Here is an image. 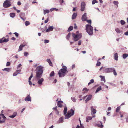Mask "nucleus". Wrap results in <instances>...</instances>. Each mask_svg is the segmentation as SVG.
Returning a JSON list of instances; mask_svg holds the SVG:
<instances>
[{
	"instance_id": "f03ea898",
	"label": "nucleus",
	"mask_w": 128,
	"mask_h": 128,
	"mask_svg": "<svg viewBox=\"0 0 128 128\" xmlns=\"http://www.w3.org/2000/svg\"><path fill=\"white\" fill-rule=\"evenodd\" d=\"M86 30L89 35L90 36L92 35L93 30L92 27L90 25L88 24L86 25Z\"/></svg>"
},
{
	"instance_id": "79ce46f5",
	"label": "nucleus",
	"mask_w": 128,
	"mask_h": 128,
	"mask_svg": "<svg viewBox=\"0 0 128 128\" xmlns=\"http://www.w3.org/2000/svg\"><path fill=\"white\" fill-rule=\"evenodd\" d=\"M86 21L88 23H90V25H91L92 23V21L90 20H86Z\"/></svg>"
},
{
	"instance_id": "e2e57ef3",
	"label": "nucleus",
	"mask_w": 128,
	"mask_h": 128,
	"mask_svg": "<svg viewBox=\"0 0 128 128\" xmlns=\"http://www.w3.org/2000/svg\"><path fill=\"white\" fill-rule=\"evenodd\" d=\"M10 65V63L9 62H7L6 63V66H9Z\"/></svg>"
},
{
	"instance_id": "c9c22d12",
	"label": "nucleus",
	"mask_w": 128,
	"mask_h": 128,
	"mask_svg": "<svg viewBox=\"0 0 128 128\" xmlns=\"http://www.w3.org/2000/svg\"><path fill=\"white\" fill-rule=\"evenodd\" d=\"M54 71H52L51 72L50 75V77H52L54 76Z\"/></svg>"
},
{
	"instance_id": "b1692460",
	"label": "nucleus",
	"mask_w": 128,
	"mask_h": 128,
	"mask_svg": "<svg viewBox=\"0 0 128 128\" xmlns=\"http://www.w3.org/2000/svg\"><path fill=\"white\" fill-rule=\"evenodd\" d=\"M2 118L3 119H5L6 118L3 114H0V120H1Z\"/></svg>"
},
{
	"instance_id": "69168bd1",
	"label": "nucleus",
	"mask_w": 128,
	"mask_h": 128,
	"mask_svg": "<svg viewBox=\"0 0 128 128\" xmlns=\"http://www.w3.org/2000/svg\"><path fill=\"white\" fill-rule=\"evenodd\" d=\"M17 4L18 5L20 6L21 4V3L20 1H18L17 3Z\"/></svg>"
},
{
	"instance_id": "c85d7f7f",
	"label": "nucleus",
	"mask_w": 128,
	"mask_h": 128,
	"mask_svg": "<svg viewBox=\"0 0 128 128\" xmlns=\"http://www.w3.org/2000/svg\"><path fill=\"white\" fill-rule=\"evenodd\" d=\"M112 72H113V74L115 76H116L117 75V73L114 68Z\"/></svg>"
},
{
	"instance_id": "a211bd4d",
	"label": "nucleus",
	"mask_w": 128,
	"mask_h": 128,
	"mask_svg": "<svg viewBox=\"0 0 128 128\" xmlns=\"http://www.w3.org/2000/svg\"><path fill=\"white\" fill-rule=\"evenodd\" d=\"M99 77L101 78V81H104V82H106V80L105 78V77L104 76H100Z\"/></svg>"
},
{
	"instance_id": "f8f14e48",
	"label": "nucleus",
	"mask_w": 128,
	"mask_h": 128,
	"mask_svg": "<svg viewBox=\"0 0 128 128\" xmlns=\"http://www.w3.org/2000/svg\"><path fill=\"white\" fill-rule=\"evenodd\" d=\"M54 28V27L53 26H49L48 28L46 30V32H48L50 31H52Z\"/></svg>"
},
{
	"instance_id": "39448f33",
	"label": "nucleus",
	"mask_w": 128,
	"mask_h": 128,
	"mask_svg": "<svg viewBox=\"0 0 128 128\" xmlns=\"http://www.w3.org/2000/svg\"><path fill=\"white\" fill-rule=\"evenodd\" d=\"M72 36L74 40V41H76L81 38L82 36V34H76L74 33H72Z\"/></svg>"
},
{
	"instance_id": "9d476101",
	"label": "nucleus",
	"mask_w": 128,
	"mask_h": 128,
	"mask_svg": "<svg viewBox=\"0 0 128 128\" xmlns=\"http://www.w3.org/2000/svg\"><path fill=\"white\" fill-rule=\"evenodd\" d=\"M36 78L38 80V81L37 82L38 84L40 85V86L42 84V82L44 81V78H41L40 79V78L37 79V78Z\"/></svg>"
},
{
	"instance_id": "bb28decb",
	"label": "nucleus",
	"mask_w": 128,
	"mask_h": 128,
	"mask_svg": "<svg viewBox=\"0 0 128 128\" xmlns=\"http://www.w3.org/2000/svg\"><path fill=\"white\" fill-rule=\"evenodd\" d=\"M50 12V10H44V14L48 13Z\"/></svg>"
},
{
	"instance_id": "412c9836",
	"label": "nucleus",
	"mask_w": 128,
	"mask_h": 128,
	"mask_svg": "<svg viewBox=\"0 0 128 128\" xmlns=\"http://www.w3.org/2000/svg\"><path fill=\"white\" fill-rule=\"evenodd\" d=\"M114 59L116 61L118 60V56L117 53H116L114 54Z\"/></svg>"
},
{
	"instance_id": "a878e982",
	"label": "nucleus",
	"mask_w": 128,
	"mask_h": 128,
	"mask_svg": "<svg viewBox=\"0 0 128 128\" xmlns=\"http://www.w3.org/2000/svg\"><path fill=\"white\" fill-rule=\"evenodd\" d=\"M46 61L48 62V63L50 65V66H52V64L50 60L49 59H48L46 60Z\"/></svg>"
},
{
	"instance_id": "6e6552de",
	"label": "nucleus",
	"mask_w": 128,
	"mask_h": 128,
	"mask_svg": "<svg viewBox=\"0 0 128 128\" xmlns=\"http://www.w3.org/2000/svg\"><path fill=\"white\" fill-rule=\"evenodd\" d=\"M82 20L83 21H85L87 19V14L84 13L82 16L81 18Z\"/></svg>"
},
{
	"instance_id": "6e6d98bb",
	"label": "nucleus",
	"mask_w": 128,
	"mask_h": 128,
	"mask_svg": "<svg viewBox=\"0 0 128 128\" xmlns=\"http://www.w3.org/2000/svg\"><path fill=\"white\" fill-rule=\"evenodd\" d=\"M80 128H84V127L82 126V124H81V121L80 120Z\"/></svg>"
},
{
	"instance_id": "20e7f679",
	"label": "nucleus",
	"mask_w": 128,
	"mask_h": 128,
	"mask_svg": "<svg viewBox=\"0 0 128 128\" xmlns=\"http://www.w3.org/2000/svg\"><path fill=\"white\" fill-rule=\"evenodd\" d=\"M74 110L71 109L70 111H68V112L67 114H66L65 115V118L68 119L71 116L73 115L74 114Z\"/></svg>"
},
{
	"instance_id": "58836bf2",
	"label": "nucleus",
	"mask_w": 128,
	"mask_h": 128,
	"mask_svg": "<svg viewBox=\"0 0 128 128\" xmlns=\"http://www.w3.org/2000/svg\"><path fill=\"white\" fill-rule=\"evenodd\" d=\"M120 23L122 25H123L125 24V22L123 20H121L120 21Z\"/></svg>"
},
{
	"instance_id": "bf43d9fd",
	"label": "nucleus",
	"mask_w": 128,
	"mask_h": 128,
	"mask_svg": "<svg viewBox=\"0 0 128 128\" xmlns=\"http://www.w3.org/2000/svg\"><path fill=\"white\" fill-rule=\"evenodd\" d=\"M81 42H82V41H81V40H79L78 42V45H80L81 44Z\"/></svg>"
},
{
	"instance_id": "774afa93",
	"label": "nucleus",
	"mask_w": 128,
	"mask_h": 128,
	"mask_svg": "<svg viewBox=\"0 0 128 128\" xmlns=\"http://www.w3.org/2000/svg\"><path fill=\"white\" fill-rule=\"evenodd\" d=\"M124 34L126 36H128V31L125 32L124 33Z\"/></svg>"
},
{
	"instance_id": "393cba45",
	"label": "nucleus",
	"mask_w": 128,
	"mask_h": 128,
	"mask_svg": "<svg viewBox=\"0 0 128 128\" xmlns=\"http://www.w3.org/2000/svg\"><path fill=\"white\" fill-rule=\"evenodd\" d=\"M102 90V87L101 86H100L98 87L95 93H96L98 92L99 91Z\"/></svg>"
},
{
	"instance_id": "aec40b11",
	"label": "nucleus",
	"mask_w": 128,
	"mask_h": 128,
	"mask_svg": "<svg viewBox=\"0 0 128 128\" xmlns=\"http://www.w3.org/2000/svg\"><path fill=\"white\" fill-rule=\"evenodd\" d=\"M67 107L66 106V104H65L64 110V114L65 115L67 113Z\"/></svg>"
},
{
	"instance_id": "f3484780",
	"label": "nucleus",
	"mask_w": 128,
	"mask_h": 128,
	"mask_svg": "<svg viewBox=\"0 0 128 128\" xmlns=\"http://www.w3.org/2000/svg\"><path fill=\"white\" fill-rule=\"evenodd\" d=\"M25 46L26 45H23V44H21L19 47L18 51L20 52L22 50V48Z\"/></svg>"
},
{
	"instance_id": "09e8293b",
	"label": "nucleus",
	"mask_w": 128,
	"mask_h": 128,
	"mask_svg": "<svg viewBox=\"0 0 128 128\" xmlns=\"http://www.w3.org/2000/svg\"><path fill=\"white\" fill-rule=\"evenodd\" d=\"M95 126H97L98 127H100L101 128V125L99 124H95Z\"/></svg>"
},
{
	"instance_id": "9b49d317",
	"label": "nucleus",
	"mask_w": 128,
	"mask_h": 128,
	"mask_svg": "<svg viewBox=\"0 0 128 128\" xmlns=\"http://www.w3.org/2000/svg\"><path fill=\"white\" fill-rule=\"evenodd\" d=\"M90 108H91V114L92 115V114H95L96 112V110L94 108L93 106H92Z\"/></svg>"
},
{
	"instance_id": "680f3d73",
	"label": "nucleus",
	"mask_w": 128,
	"mask_h": 128,
	"mask_svg": "<svg viewBox=\"0 0 128 128\" xmlns=\"http://www.w3.org/2000/svg\"><path fill=\"white\" fill-rule=\"evenodd\" d=\"M83 90H85V91H86L88 90L87 89V88H84L83 89Z\"/></svg>"
},
{
	"instance_id": "c03bdc74",
	"label": "nucleus",
	"mask_w": 128,
	"mask_h": 128,
	"mask_svg": "<svg viewBox=\"0 0 128 128\" xmlns=\"http://www.w3.org/2000/svg\"><path fill=\"white\" fill-rule=\"evenodd\" d=\"M100 62H99L98 60L97 61V63L96 64V66H99L100 65Z\"/></svg>"
},
{
	"instance_id": "603ef678",
	"label": "nucleus",
	"mask_w": 128,
	"mask_h": 128,
	"mask_svg": "<svg viewBox=\"0 0 128 128\" xmlns=\"http://www.w3.org/2000/svg\"><path fill=\"white\" fill-rule=\"evenodd\" d=\"M18 74V73L17 72H16L14 73H13V76H15L17 75Z\"/></svg>"
},
{
	"instance_id": "052dcab7",
	"label": "nucleus",
	"mask_w": 128,
	"mask_h": 128,
	"mask_svg": "<svg viewBox=\"0 0 128 128\" xmlns=\"http://www.w3.org/2000/svg\"><path fill=\"white\" fill-rule=\"evenodd\" d=\"M21 15H20V16H21V17L22 16H24L25 15V14L24 13H20Z\"/></svg>"
},
{
	"instance_id": "13d9d810",
	"label": "nucleus",
	"mask_w": 128,
	"mask_h": 128,
	"mask_svg": "<svg viewBox=\"0 0 128 128\" xmlns=\"http://www.w3.org/2000/svg\"><path fill=\"white\" fill-rule=\"evenodd\" d=\"M21 66L22 65L21 64H19L17 67V69H18L19 68L21 67Z\"/></svg>"
},
{
	"instance_id": "dca6fc26",
	"label": "nucleus",
	"mask_w": 128,
	"mask_h": 128,
	"mask_svg": "<svg viewBox=\"0 0 128 128\" xmlns=\"http://www.w3.org/2000/svg\"><path fill=\"white\" fill-rule=\"evenodd\" d=\"M8 41V39L4 38L3 39V38H2L0 40V43H1L3 42H7Z\"/></svg>"
},
{
	"instance_id": "de8ad7c7",
	"label": "nucleus",
	"mask_w": 128,
	"mask_h": 128,
	"mask_svg": "<svg viewBox=\"0 0 128 128\" xmlns=\"http://www.w3.org/2000/svg\"><path fill=\"white\" fill-rule=\"evenodd\" d=\"M86 118L88 120H91L92 118V117L91 116H88L86 117Z\"/></svg>"
},
{
	"instance_id": "2eb2a0df",
	"label": "nucleus",
	"mask_w": 128,
	"mask_h": 128,
	"mask_svg": "<svg viewBox=\"0 0 128 128\" xmlns=\"http://www.w3.org/2000/svg\"><path fill=\"white\" fill-rule=\"evenodd\" d=\"M25 100L31 102V98L30 96V95H28L25 98Z\"/></svg>"
},
{
	"instance_id": "ddd939ff",
	"label": "nucleus",
	"mask_w": 128,
	"mask_h": 128,
	"mask_svg": "<svg viewBox=\"0 0 128 128\" xmlns=\"http://www.w3.org/2000/svg\"><path fill=\"white\" fill-rule=\"evenodd\" d=\"M63 102L62 101H58V102L57 105L58 107H61L63 106Z\"/></svg>"
},
{
	"instance_id": "8fccbe9b",
	"label": "nucleus",
	"mask_w": 128,
	"mask_h": 128,
	"mask_svg": "<svg viewBox=\"0 0 128 128\" xmlns=\"http://www.w3.org/2000/svg\"><path fill=\"white\" fill-rule=\"evenodd\" d=\"M28 53L27 52H24V56H27L28 55Z\"/></svg>"
},
{
	"instance_id": "3c124183",
	"label": "nucleus",
	"mask_w": 128,
	"mask_h": 128,
	"mask_svg": "<svg viewBox=\"0 0 128 128\" xmlns=\"http://www.w3.org/2000/svg\"><path fill=\"white\" fill-rule=\"evenodd\" d=\"M49 42V40H44V43H48Z\"/></svg>"
},
{
	"instance_id": "ea45409f",
	"label": "nucleus",
	"mask_w": 128,
	"mask_h": 128,
	"mask_svg": "<svg viewBox=\"0 0 128 128\" xmlns=\"http://www.w3.org/2000/svg\"><path fill=\"white\" fill-rule=\"evenodd\" d=\"M10 70V68H4V69L3 70H6V71L7 72H9V70Z\"/></svg>"
},
{
	"instance_id": "0eeeda50",
	"label": "nucleus",
	"mask_w": 128,
	"mask_h": 128,
	"mask_svg": "<svg viewBox=\"0 0 128 128\" xmlns=\"http://www.w3.org/2000/svg\"><path fill=\"white\" fill-rule=\"evenodd\" d=\"M114 68H104L103 69V72L106 73L112 72Z\"/></svg>"
},
{
	"instance_id": "37998d69",
	"label": "nucleus",
	"mask_w": 128,
	"mask_h": 128,
	"mask_svg": "<svg viewBox=\"0 0 128 128\" xmlns=\"http://www.w3.org/2000/svg\"><path fill=\"white\" fill-rule=\"evenodd\" d=\"M30 24V22L28 21H26L25 22V24L26 26H27Z\"/></svg>"
},
{
	"instance_id": "f704fd0d",
	"label": "nucleus",
	"mask_w": 128,
	"mask_h": 128,
	"mask_svg": "<svg viewBox=\"0 0 128 128\" xmlns=\"http://www.w3.org/2000/svg\"><path fill=\"white\" fill-rule=\"evenodd\" d=\"M113 3H114V4L116 5L117 7H118V1H114V2Z\"/></svg>"
},
{
	"instance_id": "1a4fd4ad",
	"label": "nucleus",
	"mask_w": 128,
	"mask_h": 128,
	"mask_svg": "<svg viewBox=\"0 0 128 128\" xmlns=\"http://www.w3.org/2000/svg\"><path fill=\"white\" fill-rule=\"evenodd\" d=\"M81 8L80 10L81 11H84L86 6V4L84 2H82L81 3Z\"/></svg>"
},
{
	"instance_id": "f257e3e1",
	"label": "nucleus",
	"mask_w": 128,
	"mask_h": 128,
	"mask_svg": "<svg viewBox=\"0 0 128 128\" xmlns=\"http://www.w3.org/2000/svg\"><path fill=\"white\" fill-rule=\"evenodd\" d=\"M43 67L42 66H37L36 69V77L37 79L40 78L42 76L43 72Z\"/></svg>"
},
{
	"instance_id": "cd10ccee",
	"label": "nucleus",
	"mask_w": 128,
	"mask_h": 128,
	"mask_svg": "<svg viewBox=\"0 0 128 128\" xmlns=\"http://www.w3.org/2000/svg\"><path fill=\"white\" fill-rule=\"evenodd\" d=\"M10 16L12 18H14L15 16V14L14 13H10Z\"/></svg>"
},
{
	"instance_id": "5701e85b",
	"label": "nucleus",
	"mask_w": 128,
	"mask_h": 128,
	"mask_svg": "<svg viewBox=\"0 0 128 128\" xmlns=\"http://www.w3.org/2000/svg\"><path fill=\"white\" fill-rule=\"evenodd\" d=\"M77 15V13H74L72 15V19L74 20L76 18Z\"/></svg>"
},
{
	"instance_id": "864d4df0",
	"label": "nucleus",
	"mask_w": 128,
	"mask_h": 128,
	"mask_svg": "<svg viewBox=\"0 0 128 128\" xmlns=\"http://www.w3.org/2000/svg\"><path fill=\"white\" fill-rule=\"evenodd\" d=\"M97 2L96 0H94L92 1V4H94L96 3H97Z\"/></svg>"
},
{
	"instance_id": "4d7b16f0",
	"label": "nucleus",
	"mask_w": 128,
	"mask_h": 128,
	"mask_svg": "<svg viewBox=\"0 0 128 128\" xmlns=\"http://www.w3.org/2000/svg\"><path fill=\"white\" fill-rule=\"evenodd\" d=\"M48 20H49V18H48L46 20L44 21V23L45 24L47 23L48 22Z\"/></svg>"
},
{
	"instance_id": "6ab92c4d",
	"label": "nucleus",
	"mask_w": 128,
	"mask_h": 128,
	"mask_svg": "<svg viewBox=\"0 0 128 128\" xmlns=\"http://www.w3.org/2000/svg\"><path fill=\"white\" fill-rule=\"evenodd\" d=\"M17 114V112H15L13 113V114L9 116V117L12 118H14Z\"/></svg>"
},
{
	"instance_id": "338daca9",
	"label": "nucleus",
	"mask_w": 128,
	"mask_h": 128,
	"mask_svg": "<svg viewBox=\"0 0 128 128\" xmlns=\"http://www.w3.org/2000/svg\"><path fill=\"white\" fill-rule=\"evenodd\" d=\"M16 72H17L18 73V74L19 73V72H21V70H16Z\"/></svg>"
},
{
	"instance_id": "4be33fe9",
	"label": "nucleus",
	"mask_w": 128,
	"mask_h": 128,
	"mask_svg": "<svg viewBox=\"0 0 128 128\" xmlns=\"http://www.w3.org/2000/svg\"><path fill=\"white\" fill-rule=\"evenodd\" d=\"M64 119L62 117L59 118L58 121V123H62L63 122Z\"/></svg>"
},
{
	"instance_id": "49530a36",
	"label": "nucleus",
	"mask_w": 128,
	"mask_h": 128,
	"mask_svg": "<svg viewBox=\"0 0 128 128\" xmlns=\"http://www.w3.org/2000/svg\"><path fill=\"white\" fill-rule=\"evenodd\" d=\"M33 75L32 73L31 74V75L28 78V80H30L33 77Z\"/></svg>"
},
{
	"instance_id": "0e129e2a",
	"label": "nucleus",
	"mask_w": 128,
	"mask_h": 128,
	"mask_svg": "<svg viewBox=\"0 0 128 128\" xmlns=\"http://www.w3.org/2000/svg\"><path fill=\"white\" fill-rule=\"evenodd\" d=\"M20 18L22 19L23 21H24L26 19L25 18H22V17H21V16H20Z\"/></svg>"
},
{
	"instance_id": "7ed1b4c3",
	"label": "nucleus",
	"mask_w": 128,
	"mask_h": 128,
	"mask_svg": "<svg viewBox=\"0 0 128 128\" xmlns=\"http://www.w3.org/2000/svg\"><path fill=\"white\" fill-rule=\"evenodd\" d=\"M67 68L65 66L64 68L61 69L58 72L59 76L62 77L64 76L65 75L66 72H67Z\"/></svg>"
},
{
	"instance_id": "423d86ee",
	"label": "nucleus",
	"mask_w": 128,
	"mask_h": 128,
	"mask_svg": "<svg viewBox=\"0 0 128 128\" xmlns=\"http://www.w3.org/2000/svg\"><path fill=\"white\" fill-rule=\"evenodd\" d=\"M11 0H6L3 4V6L4 8H8L11 6Z\"/></svg>"
},
{
	"instance_id": "5fc2aeb1",
	"label": "nucleus",
	"mask_w": 128,
	"mask_h": 128,
	"mask_svg": "<svg viewBox=\"0 0 128 128\" xmlns=\"http://www.w3.org/2000/svg\"><path fill=\"white\" fill-rule=\"evenodd\" d=\"M14 34H15L16 37H18V34L16 32H14Z\"/></svg>"
},
{
	"instance_id": "473e14b6",
	"label": "nucleus",
	"mask_w": 128,
	"mask_h": 128,
	"mask_svg": "<svg viewBox=\"0 0 128 128\" xmlns=\"http://www.w3.org/2000/svg\"><path fill=\"white\" fill-rule=\"evenodd\" d=\"M94 82V79H92L90 81V82L88 83V85H89L93 83Z\"/></svg>"
},
{
	"instance_id": "72a5a7b5",
	"label": "nucleus",
	"mask_w": 128,
	"mask_h": 128,
	"mask_svg": "<svg viewBox=\"0 0 128 128\" xmlns=\"http://www.w3.org/2000/svg\"><path fill=\"white\" fill-rule=\"evenodd\" d=\"M70 33H68V35H67V36H66V39L67 40H69L70 38Z\"/></svg>"
},
{
	"instance_id": "4468645a",
	"label": "nucleus",
	"mask_w": 128,
	"mask_h": 128,
	"mask_svg": "<svg viewBox=\"0 0 128 128\" xmlns=\"http://www.w3.org/2000/svg\"><path fill=\"white\" fill-rule=\"evenodd\" d=\"M88 96V97L85 100L86 103L88 101L90 100L92 97V95L91 94H90Z\"/></svg>"
},
{
	"instance_id": "a19ab883",
	"label": "nucleus",
	"mask_w": 128,
	"mask_h": 128,
	"mask_svg": "<svg viewBox=\"0 0 128 128\" xmlns=\"http://www.w3.org/2000/svg\"><path fill=\"white\" fill-rule=\"evenodd\" d=\"M0 120V124H2L5 122V119H3L2 120Z\"/></svg>"
},
{
	"instance_id": "2f4dec72",
	"label": "nucleus",
	"mask_w": 128,
	"mask_h": 128,
	"mask_svg": "<svg viewBox=\"0 0 128 128\" xmlns=\"http://www.w3.org/2000/svg\"><path fill=\"white\" fill-rule=\"evenodd\" d=\"M73 27L72 26H70L68 28V31L69 32L72 30L73 29Z\"/></svg>"
},
{
	"instance_id": "e433bc0d",
	"label": "nucleus",
	"mask_w": 128,
	"mask_h": 128,
	"mask_svg": "<svg viewBox=\"0 0 128 128\" xmlns=\"http://www.w3.org/2000/svg\"><path fill=\"white\" fill-rule=\"evenodd\" d=\"M120 106L118 107L116 110V112H118L120 110Z\"/></svg>"
},
{
	"instance_id": "7c9ffc66",
	"label": "nucleus",
	"mask_w": 128,
	"mask_h": 128,
	"mask_svg": "<svg viewBox=\"0 0 128 128\" xmlns=\"http://www.w3.org/2000/svg\"><path fill=\"white\" fill-rule=\"evenodd\" d=\"M122 56L123 58L125 59L127 56L128 57V54H123Z\"/></svg>"
},
{
	"instance_id": "a18cd8bd",
	"label": "nucleus",
	"mask_w": 128,
	"mask_h": 128,
	"mask_svg": "<svg viewBox=\"0 0 128 128\" xmlns=\"http://www.w3.org/2000/svg\"><path fill=\"white\" fill-rule=\"evenodd\" d=\"M71 100H72L74 102H75L76 101V98L74 97H72L71 98Z\"/></svg>"
},
{
	"instance_id": "4c0bfd02",
	"label": "nucleus",
	"mask_w": 128,
	"mask_h": 128,
	"mask_svg": "<svg viewBox=\"0 0 128 128\" xmlns=\"http://www.w3.org/2000/svg\"><path fill=\"white\" fill-rule=\"evenodd\" d=\"M50 10L51 12H52L54 10H55L56 11H57L58 10V9H57L56 8H53L50 9Z\"/></svg>"
},
{
	"instance_id": "c756f323",
	"label": "nucleus",
	"mask_w": 128,
	"mask_h": 128,
	"mask_svg": "<svg viewBox=\"0 0 128 128\" xmlns=\"http://www.w3.org/2000/svg\"><path fill=\"white\" fill-rule=\"evenodd\" d=\"M115 31L117 33H120L122 32L120 31L119 28H117L115 29Z\"/></svg>"
}]
</instances>
